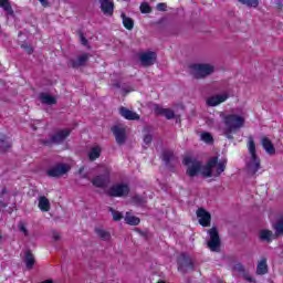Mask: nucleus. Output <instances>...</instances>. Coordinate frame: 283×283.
I'll list each match as a JSON object with an SVG mask.
<instances>
[{"label":"nucleus","mask_w":283,"mask_h":283,"mask_svg":"<svg viewBox=\"0 0 283 283\" xmlns=\"http://www.w3.org/2000/svg\"><path fill=\"white\" fill-rule=\"evenodd\" d=\"M184 165L188 167L187 174L190 178L196 177L197 174H201L205 178H218L227 169V160L218 161V157L210 158L205 167L195 158L185 157Z\"/></svg>","instance_id":"f257e3e1"},{"label":"nucleus","mask_w":283,"mask_h":283,"mask_svg":"<svg viewBox=\"0 0 283 283\" xmlns=\"http://www.w3.org/2000/svg\"><path fill=\"white\" fill-rule=\"evenodd\" d=\"M221 124L216 125L214 129L226 136L228 140H233V134H238L247 123V116L242 113H220Z\"/></svg>","instance_id":"f03ea898"},{"label":"nucleus","mask_w":283,"mask_h":283,"mask_svg":"<svg viewBox=\"0 0 283 283\" xmlns=\"http://www.w3.org/2000/svg\"><path fill=\"white\" fill-rule=\"evenodd\" d=\"M248 151L250 156L247 158V167L250 174H258L260 170V157L255 153V140L253 137L248 138Z\"/></svg>","instance_id":"7ed1b4c3"},{"label":"nucleus","mask_w":283,"mask_h":283,"mask_svg":"<svg viewBox=\"0 0 283 283\" xmlns=\"http://www.w3.org/2000/svg\"><path fill=\"white\" fill-rule=\"evenodd\" d=\"M189 72L193 78H207L216 72V66L209 63H195L189 66Z\"/></svg>","instance_id":"20e7f679"},{"label":"nucleus","mask_w":283,"mask_h":283,"mask_svg":"<svg viewBox=\"0 0 283 283\" xmlns=\"http://www.w3.org/2000/svg\"><path fill=\"white\" fill-rule=\"evenodd\" d=\"M71 167L67 164H57L51 169L46 171V175L50 178H61V176H65L67 171H70Z\"/></svg>","instance_id":"39448f33"},{"label":"nucleus","mask_w":283,"mask_h":283,"mask_svg":"<svg viewBox=\"0 0 283 283\" xmlns=\"http://www.w3.org/2000/svg\"><path fill=\"white\" fill-rule=\"evenodd\" d=\"M210 235V240L208 241V249L210 251H219L220 250V235L218 234V229L211 228L208 231Z\"/></svg>","instance_id":"423d86ee"},{"label":"nucleus","mask_w":283,"mask_h":283,"mask_svg":"<svg viewBox=\"0 0 283 283\" xmlns=\"http://www.w3.org/2000/svg\"><path fill=\"white\" fill-rule=\"evenodd\" d=\"M196 216L201 227H211V213L205 208H198L196 211Z\"/></svg>","instance_id":"0eeeda50"},{"label":"nucleus","mask_w":283,"mask_h":283,"mask_svg":"<svg viewBox=\"0 0 283 283\" xmlns=\"http://www.w3.org/2000/svg\"><path fill=\"white\" fill-rule=\"evenodd\" d=\"M108 193L115 198H122L123 196H127V193H129V186L124 184L114 185L109 188Z\"/></svg>","instance_id":"6e6552de"},{"label":"nucleus","mask_w":283,"mask_h":283,"mask_svg":"<svg viewBox=\"0 0 283 283\" xmlns=\"http://www.w3.org/2000/svg\"><path fill=\"white\" fill-rule=\"evenodd\" d=\"M112 132L115 136L116 143L118 145H123L127 138V132L125 130L124 126H114L112 128Z\"/></svg>","instance_id":"1a4fd4ad"},{"label":"nucleus","mask_w":283,"mask_h":283,"mask_svg":"<svg viewBox=\"0 0 283 283\" xmlns=\"http://www.w3.org/2000/svg\"><path fill=\"white\" fill-rule=\"evenodd\" d=\"M139 61L144 67H149L156 63V53L154 52H144L139 55Z\"/></svg>","instance_id":"9d476101"},{"label":"nucleus","mask_w":283,"mask_h":283,"mask_svg":"<svg viewBox=\"0 0 283 283\" xmlns=\"http://www.w3.org/2000/svg\"><path fill=\"white\" fill-rule=\"evenodd\" d=\"M87 61H90V54L83 53L78 55L76 59L70 60L69 65L70 67H83V65L87 64Z\"/></svg>","instance_id":"9b49d317"},{"label":"nucleus","mask_w":283,"mask_h":283,"mask_svg":"<svg viewBox=\"0 0 283 283\" xmlns=\"http://www.w3.org/2000/svg\"><path fill=\"white\" fill-rule=\"evenodd\" d=\"M70 134H71L70 128L60 129L51 137V143L59 145L63 143V140H65V138H67Z\"/></svg>","instance_id":"f8f14e48"},{"label":"nucleus","mask_w":283,"mask_h":283,"mask_svg":"<svg viewBox=\"0 0 283 283\" xmlns=\"http://www.w3.org/2000/svg\"><path fill=\"white\" fill-rule=\"evenodd\" d=\"M101 10L105 17L114 14V0H99Z\"/></svg>","instance_id":"ddd939ff"},{"label":"nucleus","mask_w":283,"mask_h":283,"mask_svg":"<svg viewBox=\"0 0 283 283\" xmlns=\"http://www.w3.org/2000/svg\"><path fill=\"white\" fill-rule=\"evenodd\" d=\"M227 98H229L228 94H219V95L209 97L207 99V103L210 107H216V106L220 105V103H224V101H227Z\"/></svg>","instance_id":"4468645a"},{"label":"nucleus","mask_w":283,"mask_h":283,"mask_svg":"<svg viewBox=\"0 0 283 283\" xmlns=\"http://www.w3.org/2000/svg\"><path fill=\"white\" fill-rule=\"evenodd\" d=\"M107 182H109V170L106 169V174L104 176H97L92 180L94 187H106Z\"/></svg>","instance_id":"2eb2a0df"},{"label":"nucleus","mask_w":283,"mask_h":283,"mask_svg":"<svg viewBox=\"0 0 283 283\" xmlns=\"http://www.w3.org/2000/svg\"><path fill=\"white\" fill-rule=\"evenodd\" d=\"M261 145L263 149L269 154V156L275 155V146H273V142L269 139V137L264 136L261 138Z\"/></svg>","instance_id":"dca6fc26"},{"label":"nucleus","mask_w":283,"mask_h":283,"mask_svg":"<svg viewBox=\"0 0 283 283\" xmlns=\"http://www.w3.org/2000/svg\"><path fill=\"white\" fill-rule=\"evenodd\" d=\"M119 114L123 118H126V120H138L140 118L139 114L125 107L119 108Z\"/></svg>","instance_id":"f3484780"},{"label":"nucleus","mask_w":283,"mask_h":283,"mask_svg":"<svg viewBox=\"0 0 283 283\" xmlns=\"http://www.w3.org/2000/svg\"><path fill=\"white\" fill-rule=\"evenodd\" d=\"M38 207H39L40 211L48 213V211H50V209H51L50 199L46 198L45 196H40L38 198Z\"/></svg>","instance_id":"a211bd4d"},{"label":"nucleus","mask_w":283,"mask_h":283,"mask_svg":"<svg viewBox=\"0 0 283 283\" xmlns=\"http://www.w3.org/2000/svg\"><path fill=\"white\" fill-rule=\"evenodd\" d=\"M155 112L159 116H165L166 118H168V120H171V118H174L175 116L174 111H171V108H163V106L158 105L155 106Z\"/></svg>","instance_id":"6ab92c4d"},{"label":"nucleus","mask_w":283,"mask_h":283,"mask_svg":"<svg viewBox=\"0 0 283 283\" xmlns=\"http://www.w3.org/2000/svg\"><path fill=\"white\" fill-rule=\"evenodd\" d=\"M40 101L43 105H56V97L48 93L40 94Z\"/></svg>","instance_id":"aec40b11"},{"label":"nucleus","mask_w":283,"mask_h":283,"mask_svg":"<svg viewBox=\"0 0 283 283\" xmlns=\"http://www.w3.org/2000/svg\"><path fill=\"white\" fill-rule=\"evenodd\" d=\"M269 273V265L266 264V259H262L256 265L258 275H266Z\"/></svg>","instance_id":"412c9836"},{"label":"nucleus","mask_w":283,"mask_h":283,"mask_svg":"<svg viewBox=\"0 0 283 283\" xmlns=\"http://www.w3.org/2000/svg\"><path fill=\"white\" fill-rule=\"evenodd\" d=\"M0 8H2L9 17H14V10L12 9L10 0H0Z\"/></svg>","instance_id":"4be33fe9"},{"label":"nucleus","mask_w":283,"mask_h":283,"mask_svg":"<svg viewBox=\"0 0 283 283\" xmlns=\"http://www.w3.org/2000/svg\"><path fill=\"white\" fill-rule=\"evenodd\" d=\"M126 224H130L132 227H136V224H140V219L129 212L125 216Z\"/></svg>","instance_id":"5701e85b"},{"label":"nucleus","mask_w":283,"mask_h":283,"mask_svg":"<svg viewBox=\"0 0 283 283\" xmlns=\"http://www.w3.org/2000/svg\"><path fill=\"white\" fill-rule=\"evenodd\" d=\"M272 227L275 231V235H283V218L282 217H279L276 219V222H274Z\"/></svg>","instance_id":"b1692460"},{"label":"nucleus","mask_w":283,"mask_h":283,"mask_svg":"<svg viewBox=\"0 0 283 283\" xmlns=\"http://www.w3.org/2000/svg\"><path fill=\"white\" fill-rule=\"evenodd\" d=\"M101 146H93L88 153L90 160H96V158H101Z\"/></svg>","instance_id":"393cba45"},{"label":"nucleus","mask_w":283,"mask_h":283,"mask_svg":"<svg viewBox=\"0 0 283 283\" xmlns=\"http://www.w3.org/2000/svg\"><path fill=\"white\" fill-rule=\"evenodd\" d=\"M123 25L126 30H134V20L127 17L125 13H122Z\"/></svg>","instance_id":"a878e982"},{"label":"nucleus","mask_w":283,"mask_h":283,"mask_svg":"<svg viewBox=\"0 0 283 283\" xmlns=\"http://www.w3.org/2000/svg\"><path fill=\"white\" fill-rule=\"evenodd\" d=\"M95 233L98 238H101V240L107 241L109 238H112V234H109V232L103 228H96Z\"/></svg>","instance_id":"bb28decb"},{"label":"nucleus","mask_w":283,"mask_h":283,"mask_svg":"<svg viewBox=\"0 0 283 283\" xmlns=\"http://www.w3.org/2000/svg\"><path fill=\"white\" fill-rule=\"evenodd\" d=\"M24 262L27 265V269H32L34 266V255L31 251L25 252Z\"/></svg>","instance_id":"cd10ccee"},{"label":"nucleus","mask_w":283,"mask_h":283,"mask_svg":"<svg viewBox=\"0 0 283 283\" xmlns=\"http://www.w3.org/2000/svg\"><path fill=\"white\" fill-rule=\"evenodd\" d=\"M241 6H245L247 8H258L260 6L259 0H237Z\"/></svg>","instance_id":"c85d7f7f"},{"label":"nucleus","mask_w":283,"mask_h":283,"mask_svg":"<svg viewBox=\"0 0 283 283\" xmlns=\"http://www.w3.org/2000/svg\"><path fill=\"white\" fill-rule=\"evenodd\" d=\"M261 240H265L266 242H271L273 240V232L271 230H262L260 232Z\"/></svg>","instance_id":"c756f323"},{"label":"nucleus","mask_w":283,"mask_h":283,"mask_svg":"<svg viewBox=\"0 0 283 283\" xmlns=\"http://www.w3.org/2000/svg\"><path fill=\"white\" fill-rule=\"evenodd\" d=\"M12 147V142L10 139L6 138L0 142V150L1 151H8Z\"/></svg>","instance_id":"7c9ffc66"},{"label":"nucleus","mask_w":283,"mask_h":283,"mask_svg":"<svg viewBox=\"0 0 283 283\" xmlns=\"http://www.w3.org/2000/svg\"><path fill=\"white\" fill-rule=\"evenodd\" d=\"M179 270L182 273H187V271H193V263L191 261H186L185 264L179 265Z\"/></svg>","instance_id":"2f4dec72"},{"label":"nucleus","mask_w":283,"mask_h":283,"mask_svg":"<svg viewBox=\"0 0 283 283\" xmlns=\"http://www.w3.org/2000/svg\"><path fill=\"white\" fill-rule=\"evenodd\" d=\"M200 139L207 145H211L213 143V136L210 133H201Z\"/></svg>","instance_id":"473e14b6"},{"label":"nucleus","mask_w":283,"mask_h":283,"mask_svg":"<svg viewBox=\"0 0 283 283\" xmlns=\"http://www.w3.org/2000/svg\"><path fill=\"white\" fill-rule=\"evenodd\" d=\"M112 216H113V220H115V222H118L120 220H123V213H120L119 211L114 210V208L109 209Z\"/></svg>","instance_id":"72a5a7b5"},{"label":"nucleus","mask_w":283,"mask_h":283,"mask_svg":"<svg viewBox=\"0 0 283 283\" xmlns=\"http://www.w3.org/2000/svg\"><path fill=\"white\" fill-rule=\"evenodd\" d=\"M140 12L142 14H149L151 12V7L148 3L144 2L140 4Z\"/></svg>","instance_id":"f704fd0d"},{"label":"nucleus","mask_w":283,"mask_h":283,"mask_svg":"<svg viewBox=\"0 0 283 283\" xmlns=\"http://www.w3.org/2000/svg\"><path fill=\"white\" fill-rule=\"evenodd\" d=\"M80 42L85 46L90 48V42L85 39V35L83 33H80Z\"/></svg>","instance_id":"c9c22d12"},{"label":"nucleus","mask_w":283,"mask_h":283,"mask_svg":"<svg viewBox=\"0 0 283 283\" xmlns=\"http://www.w3.org/2000/svg\"><path fill=\"white\" fill-rule=\"evenodd\" d=\"M83 171H85V168L84 167L80 168L78 174L81 178H85L86 180H90V174L83 172Z\"/></svg>","instance_id":"e433bc0d"},{"label":"nucleus","mask_w":283,"mask_h":283,"mask_svg":"<svg viewBox=\"0 0 283 283\" xmlns=\"http://www.w3.org/2000/svg\"><path fill=\"white\" fill-rule=\"evenodd\" d=\"M19 231H21V233H23L24 235H28V229L25 228V224L20 223Z\"/></svg>","instance_id":"4c0bfd02"},{"label":"nucleus","mask_w":283,"mask_h":283,"mask_svg":"<svg viewBox=\"0 0 283 283\" xmlns=\"http://www.w3.org/2000/svg\"><path fill=\"white\" fill-rule=\"evenodd\" d=\"M157 10L160 12H165L167 10V4L166 3H158L157 4Z\"/></svg>","instance_id":"58836bf2"},{"label":"nucleus","mask_w":283,"mask_h":283,"mask_svg":"<svg viewBox=\"0 0 283 283\" xmlns=\"http://www.w3.org/2000/svg\"><path fill=\"white\" fill-rule=\"evenodd\" d=\"M151 140H153L151 135H146V136L144 137V143H145V145H150V144H151Z\"/></svg>","instance_id":"ea45409f"},{"label":"nucleus","mask_w":283,"mask_h":283,"mask_svg":"<svg viewBox=\"0 0 283 283\" xmlns=\"http://www.w3.org/2000/svg\"><path fill=\"white\" fill-rule=\"evenodd\" d=\"M52 239L54 242H59V240H61V234L59 232H53Z\"/></svg>","instance_id":"a19ab883"},{"label":"nucleus","mask_w":283,"mask_h":283,"mask_svg":"<svg viewBox=\"0 0 283 283\" xmlns=\"http://www.w3.org/2000/svg\"><path fill=\"white\" fill-rule=\"evenodd\" d=\"M21 48H23V50H25L28 52V54H32V52H33L32 48H30L25 44H23Z\"/></svg>","instance_id":"79ce46f5"},{"label":"nucleus","mask_w":283,"mask_h":283,"mask_svg":"<svg viewBox=\"0 0 283 283\" xmlns=\"http://www.w3.org/2000/svg\"><path fill=\"white\" fill-rule=\"evenodd\" d=\"M234 270L235 271H244V266H242V264L238 263L234 265Z\"/></svg>","instance_id":"37998d69"},{"label":"nucleus","mask_w":283,"mask_h":283,"mask_svg":"<svg viewBox=\"0 0 283 283\" xmlns=\"http://www.w3.org/2000/svg\"><path fill=\"white\" fill-rule=\"evenodd\" d=\"M41 6H43V8H48L49 3L48 0H39Z\"/></svg>","instance_id":"c03bdc74"},{"label":"nucleus","mask_w":283,"mask_h":283,"mask_svg":"<svg viewBox=\"0 0 283 283\" xmlns=\"http://www.w3.org/2000/svg\"><path fill=\"white\" fill-rule=\"evenodd\" d=\"M6 193H8V189L3 188L1 191V196H6Z\"/></svg>","instance_id":"a18cd8bd"},{"label":"nucleus","mask_w":283,"mask_h":283,"mask_svg":"<svg viewBox=\"0 0 283 283\" xmlns=\"http://www.w3.org/2000/svg\"><path fill=\"white\" fill-rule=\"evenodd\" d=\"M247 280H248L249 282H253V279H252V277H247Z\"/></svg>","instance_id":"49530a36"},{"label":"nucleus","mask_w":283,"mask_h":283,"mask_svg":"<svg viewBox=\"0 0 283 283\" xmlns=\"http://www.w3.org/2000/svg\"><path fill=\"white\" fill-rule=\"evenodd\" d=\"M157 283H165V281H159V282H157Z\"/></svg>","instance_id":"de8ad7c7"},{"label":"nucleus","mask_w":283,"mask_h":283,"mask_svg":"<svg viewBox=\"0 0 283 283\" xmlns=\"http://www.w3.org/2000/svg\"><path fill=\"white\" fill-rule=\"evenodd\" d=\"M211 123H212L211 120H210V122H208V125H211Z\"/></svg>","instance_id":"09e8293b"},{"label":"nucleus","mask_w":283,"mask_h":283,"mask_svg":"<svg viewBox=\"0 0 283 283\" xmlns=\"http://www.w3.org/2000/svg\"><path fill=\"white\" fill-rule=\"evenodd\" d=\"M0 240H1V235H0Z\"/></svg>","instance_id":"8fccbe9b"}]
</instances>
